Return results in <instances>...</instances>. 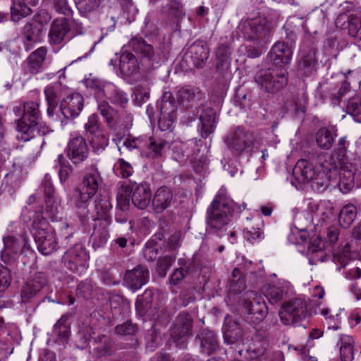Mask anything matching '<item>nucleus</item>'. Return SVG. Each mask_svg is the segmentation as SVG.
Wrapping results in <instances>:
<instances>
[{
    "label": "nucleus",
    "instance_id": "1",
    "mask_svg": "<svg viewBox=\"0 0 361 361\" xmlns=\"http://www.w3.org/2000/svg\"><path fill=\"white\" fill-rule=\"evenodd\" d=\"M234 211V203L221 193L215 196L207 209L208 226L220 237L227 235L231 244L236 242L235 232L228 229Z\"/></svg>",
    "mask_w": 361,
    "mask_h": 361
},
{
    "label": "nucleus",
    "instance_id": "2",
    "mask_svg": "<svg viewBox=\"0 0 361 361\" xmlns=\"http://www.w3.org/2000/svg\"><path fill=\"white\" fill-rule=\"evenodd\" d=\"M336 162L331 156H328L324 161H321L319 168L316 169L313 164L305 160L300 159L296 163L293 174L295 178L302 183H311L312 187L319 190L328 188V178L335 179Z\"/></svg>",
    "mask_w": 361,
    "mask_h": 361
},
{
    "label": "nucleus",
    "instance_id": "3",
    "mask_svg": "<svg viewBox=\"0 0 361 361\" xmlns=\"http://www.w3.org/2000/svg\"><path fill=\"white\" fill-rule=\"evenodd\" d=\"M37 102H25L23 106H15L13 111L16 116H20L17 121V138L20 141L27 142L35 137V133L44 135L49 132L47 126L39 123L41 114Z\"/></svg>",
    "mask_w": 361,
    "mask_h": 361
},
{
    "label": "nucleus",
    "instance_id": "4",
    "mask_svg": "<svg viewBox=\"0 0 361 361\" xmlns=\"http://www.w3.org/2000/svg\"><path fill=\"white\" fill-rule=\"evenodd\" d=\"M102 183L103 179L96 164H92L86 168L81 183L75 190L73 200L76 208L85 211L84 214L87 213L88 203L96 195Z\"/></svg>",
    "mask_w": 361,
    "mask_h": 361
},
{
    "label": "nucleus",
    "instance_id": "5",
    "mask_svg": "<svg viewBox=\"0 0 361 361\" xmlns=\"http://www.w3.org/2000/svg\"><path fill=\"white\" fill-rule=\"evenodd\" d=\"M31 231L42 254L48 255L56 250L58 242L55 232L42 214H36L33 217Z\"/></svg>",
    "mask_w": 361,
    "mask_h": 361
},
{
    "label": "nucleus",
    "instance_id": "6",
    "mask_svg": "<svg viewBox=\"0 0 361 361\" xmlns=\"http://www.w3.org/2000/svg\"><path fill=\"white\" fill-rule=\"evenodd\" d=\"M254 80L262 91L275 94L286 85L288 72L286 68L273 66L257 71Z\"/></svg>",
    "mask_w": 361,
    "mask_h": 361
},
{
    "label": "nucleus",
    "instance_id": "7",
    "mask_svg": "<svg viewBox=\"0 0 361 361\" xmlns=\"http://www.w3.org/2000/svg\"><path fill=\"white\" fill-rule=\"evenodd\" d=\"M269 25L266 18L258 17L242 20L238 26V33L250 42H267L269 34Z\"/></svg>",
    "mask_w": 361,
    "mask_h": 361
},
{
    "label": "nucleus",
    "instance_id": "8",
    "mask_svg": "<svg viewBox=\"0 0 361 361\" xmlns=\"http://www.w3.org/2000/svg\"><path fill=\"white\" fill-rule=\"evenodd\" d=\"M87 85L94 92L97 99H107L114 104L124 108L128 102L126 94L113 83L99 79H92Z\"/></svg>",
    "mask_w": 361,
    "mask_h": 361
},
{
    "label": "nucleus",
    "instance_id": "9",
    "mask_svg": "<svg viewBox=\"0 0 361 361\" xmlns=\"http://www.w3.org/2000/svg\"><path fill=\"white\" fill-rule=\"evenodd\" d=\"M193 318L190 314L182 312L176 318L170 329V337L179 348H185L192 336Z\"/></svg>",
    "mask_w": 361,
    "mask_h": 361
},
{
    "label": "nucleus",
    "instance_id": "10",
    "mask_svg": "<svg viewBox=\"0 0 361 361\" xmlns=\"http://www.w3.org/2000/svg\"><path fill=\"white\" fill-rule=\"evenodd\" d=\"M308 315L306 300L301 298L292 299L281 307L279 317L284 325H292L305 319Z\"/></svg>",
    "mask_w": 361,
    "mask_h": 361
},
{
    "label": "nucleus",
    "instance_id": "11",
    "mask_svg": "<svg viewBox=\"0 0 361 361\" xmlns=\"http://www.w3.org/2000/svg\"><path fill=\"white\" fill-rule=\"evenodd\" d=\"M295 39V34L291 32L288 41H279L274 44L269 53L273 66L286 68L290 63Z\"/></svg>",
    "mask_w": 361,
    "mask_h": 361
},
{
    "label": "nucleus",
    "instance_id": "12",
    "mask_svg": "<svg viewBox=\"0 0 361 361\" xmlns=\"http://www.w3.org/2000/svg\"><path fill=\"white\" fill-rule=\"evenodd\" d=\"M66 152L73 164L83 162L89 155L85 138L77 133H72L68 142Z\"/></svg>",
    "mask_w": 361,
    "mask_h": 361
},
{
    "label": "nucleus",
    "instance_id": "13",
    "mask_svg": "<svg viewBox=\"0 0 361 361\" xmlns=\"http://www.w3.org/2000/svg\"><path fill=\"white\" fill-rule=\"evenodd\" d=\"M125 192V200H127V197H130L133 204L140 209H145L150 203L152 192L149 185L147 183L127 185Z\"/></svg>",
    "mask_w": 361,
    "mask_h": 361
},
{
    "label": "nucleus",
    "instance_id": "14",
    "mask_svg": "<svg viewBox=\"0 0 361 361\" xmlns=\"http://www.w3.org/2000/svg\"><path fill=\"white\" fill-rule=\"evenodd\" d=\"M252 143V133L242 127L236 128L230 133L226 140L228 147L238 154H241L246 147L250 146Z\"/></svg>",
    "mask_w": 361,
    "mask_h": 361
},
{
    "label": "nucleus",
    "instance_id": "15",
    "mask_svg": "<svg viewBox=\"0 0 361 361\" xmlns=\"http://www.w3.org/2000/svg\"><path fill=\"white\" fill-rule=\"evenodd\" d=\"M97 100V110L103 116L106 123V126L111 130H116L118 126H123V128H128L132 125L133 118L130 114L127 116L128 123H121L119 116L116 109L111 107L109 104L102 99Z\"/></svg>",
    "mask_w": 361,
    "mask_h": 361
},
{
    "label": "nucleus",
    "instance_id": "16",
    "mask_svg": "<svg viewBox=\"0 0 361 361\" xmlns=\"http://www.w3.org/2000/svg\"><path fill=\"white\" fill-rule=\"evenodd\" d=\"M87 255L82 245L75 244L62 257L65 266L73 272L79 273L85 266Z\"/></svg>",
    "mask_w": 361,
    "mask_h": 361
},
{
    "label": "nucleus",
    "instance_id": "17",
    "mask_svg": "<svg viewBox=\"0 0 361 361\" xmlns=\"http://www.w3.org/2000/svg\"><path fill=\"white\" fill-rule=\"evenodd\" d=\"M171 97L170 92H166L161 103L159 127L162 131L170 129L176 119V106L170 101Z\"/></svg>",
    "mask_w": 361,
    "mask_h": 361
},
{
    "label": "nucleus",
    "instance_id": "18",
    "mask_svg": "<svg viewBox=\"0 0 361 361\" xmlns=\"http://www.w3.org/2000/svg\"><path fill=\"white\" fill-rule=\"evenodd\" d=\"M71 27L66 18L55 19L51 24L48 39L51 45H61L68 39Z\"/></svg>",
    "mask_w": 361,
    "mask_h": 361
},
{
    "label": "nucleus",
    "instance_id": "19",
    "mask_svg": "<svg viewBox=\"0 0 361 361\" xmlns=\"http://www.w3.org/2000/svg\"><path fill=\"white\" fill-rule=\"evenodd\" d=\"M149 274L147 267L137 265L126 271L123 283L129 289L135 291L141 288L149 280Z\"/></svg>",
    "mask_w": 361,
    "mask_h": 361
},
{
    "label": "nucleus",
    "instance_id": "20",
    "mask_svg": "<svg viewBox=\"0 0 361 361\" xmlns=\"http://www.w3.org/2000/svg\"><path fill=\"white\" fill-rule=\"evenodd\" d=\"M84 106V99L79 93L68 95L61 102L60 109L67 119H73L79 116Z\"/></svg>",
    "mask_w": 361,
    "mask_h": 361
},
{
    "label": "nucleus",
    "instance_id": "21",
    "mask_svg": "<svg viewBox=\"0 0 361 361\" xmlns=\"http://www.w3.org/2000/svg\"><path fill=\"white\" fill-rule=\"evenodd\" d=\"M335 169L337 174L335 179L328 178V187L338 186L343 193L350 192L355 185V173L351 170H348L345 167L338 168L336 164Z\"/></svg>",
    "mask_w": 361,
    "mask_h": 361
},
{
    "label": "nucleus",
    "instance_id": "22",
    "mask_svg": "<svg viewBox=\"0 0 361 361\" xmlns=\"http://www.w3.org/2000/svg\"><path fill=\"white\" fill-rule=\"evenodd\" d=\"M111 224V218L96 219L94 220L91 240L94 247H103L109 238V227Z\"/></svg>",
    "mask_w": 361,
    "mask_h": 361
},
{
    "label": "nucleus",
    "instance_id": "23",
    "mask_svg": "<svg viewBox=\"0 0 361 361\" xmlns=\"http://www.w3.org/2000/svg\"><path fill=\"white\" fill-rule=\"evenodd\" d=\"M263 291L269 302L275 304L288 297L291 286L288 281H278L276 283L267 284Z\"/></svg>",
    "mask_w": 361,
    "mask_h": 361
},
{
    "label": "nucleus",
    "instance_id": "24",
    "mask_svg": "<svg viewBox=\"0 0 361 361\" xmlns=\"http://www.w3.org/2000/svg\"><path fill=\"white\" fill-rule=\"evenodd\" d=\"M47 49L41 47L33 51L24 61L23 68L26 74L36 75L43 71Z\"/></svg>",
    "mask_w": 361,
    "mask_h": 361
},
{
    "label": "nucleus",
    "instance_id": "25",
    "mask_svg": "<svg viewBox=\"0 0 361 361\" xmlns=\"http://www.w3.org/2000/svg\"><path fill=\"white\" fill-rule=\"evenodd\" d=\"M47 280L43 273L35 274L23 286L21 298L23 302H27L37 295L47 285Z\"/></svg>",
    "mask_w": 361,
    "mask_h": 361
},
{
    "label": "nucleus",
    "instance_id": "26",
    "mask_svg": "<svg viewBox=\"0 0 361 361\" xmlns=\"http://www.w3.org/2000/svg\"><path fill=\"white\" fill-rule=\"evenodd\" d=\"M223 335L225 343L233 345L243 342L244 332L238 322L226 316L223 327Z\"/></svg>",
    "mask_w": 361,
    "mask_h": 361
},
{
    "label": "nucleus",
    "instance_id": "27",
    "mask_svg": "<svg viewBox=\"0 0 361 361\" xmlns=\"http://www.w3.org/2000/svg\"><path fill=\"white\" fill-rule=\"evenodd\" d=\"M202 97L201 90L196 87L185 85L180 87L176 92L178 102L185 108H190L197 104Z\"/></svg>",
    "mask_w": 361,
    "mask_h": 361
},
{
    "label": "nucleus",
    "instance_id": "28",
    "mask_svg": "<svg viewBox=\"0 0 361 361\" xmlns=\"http://www.w3.org/2000/svg\"><path fill=\"white\" fill-rule=\"evenodd\" d=\"M3 243L4 249L1 252V259L6 264H11L15 262L21 245L19 240L12 235L4 237Z\"/></svg>",
    "mask_w": 361,
    "mask_h": 361
},
{
    "label": "nucleus",
    "instance_id": "29",
    "mask_svg": "<svg viewBox=\"0 0 361 361\" xmlns=\"http://www.w3.org/2000/svg\"><path fill=\"white\" fill-rule=\"evenodd\" d=\"M246 309L254 323L262 321L268 313L267 304L262 296H257L247 302Z\"/></svg>",
    "mask_w": 361,
    "mask_h": 361
},
{
    "label": "nucleus",
    "instance_id": "30",
    "mask_svg": "<svg viewBox=\"0 0 361 361\" xmlns=\"http://www.w3.org/2000/svg\"><path fill=\"white\" fill-rule=\"evenodd\" d=\"M39 0H13L11 8V18L13 21H18L21 18L30 15L32 12L30 6H37Z\"/></svg>",
    "mask_w": 361,
    "mask_h": 361
},
{
    "label": "nucleus",
    "instance_id": "31",
    "mask_svg": "<svg viewBox=\"0 0 361 361\" xmlns=\"http://www.w3.org/2000/svg\"><path fill=\"white\" fill-rule=\"evenodd\" d=\"M196 338L200 341V350L202 353L211 355L219 348L217 336L212 331L203 330Z\"/></svg>",
    "mask_w": 361,
    "mask_h": 361
},
{
    "label": "nucleus",
    "instance_id": "32",
    "mask_svg": "<svg viewBox=\"0 0 361 361\" xmlns=\"http://www.w3.org/2000/svg\"><path fill=\"white\" fill-rule=\"evenodd\" d=\"M188 54L193 65L200 68L204 64L208 59L209 49L204 42H195L189 47Z\"/></svg>",
    "mask_w": 361,
    "mask_h": 361
},
{
    "label": "nucleus",
    "instance_id": "33",
    "mask_svg": "<svg viewBox=\"0 0 361 361\" xmlns=\"http://www.w3.org/2000/svg\"><path fill=\"white\" fill-rule=\"evenodd\" d=\"M173 194L166 187L158 188L152 200V207L157 213L164 211L171 203Z\"/></svg>",
    "mask_w": 361,
    "mask_h": 361
},
{
    "label": "nucleus",
    "instance_id": "34",
    "mask_svg": "<svg viewBox=\"0 0 361 361\" xmlns=\"http://www.w3.org/2000/svg\"><path fill=\"white\" fill-rule=\"evenodd\" d=\"M162 13L173 23L178 25L180 18L184 16L183 6L180 0H167L163 7Z\"/></svg>",
    "mask_w": 361,
    "mask_h": 361
},
{
    "label": "nucleus",
    "instance_id": "35",
    "mask_svg": "<svg viewBox=\"0 0 361 361\" xmlns=\"http://www.w3.org/2000/svg\"><path fill=\"white\" fill-rule=\"evenodd\" d=\"M348 35L355 39V43L361 49V9L355 11L348 18Z\"/></svg>",
    "mask_w": 361,
    "mask_h": 361
},
{
    "label": "nucleus",
    "instance_id": "36",
    "mask_svg": "<svg viewBox=\"0 0 361 361\" xmlns=\"http://www.w3.org/2000/svg\"><path fill=\"white\" fill-rule=\"evenodd\" d=\"M169 147V143L161 138L149 137L144 140V149L146 147L149 150V154L152 157L162 156L166 149Z\"/></svg>",
    "mask_w": 361,
    "mask_h": 361
},
{
    "label": "nucleus",
    "instance_id": "37",
    "mask_svg": "<svg viewBox=\"0 0 361 361\" xmlns=\"http://www.w3.org/2000/svg\"><path fill=\"white\" fill-rule=\"evenodd\" d=\"M269 347V343L267 339L256 336L247 350V353L249 354L250 359L253 360L264 355Z\"/></svg>",
    "mask_w": 361,
    "mask_h": 361
},
{
    "label": "nucleus",
    "instance_id": "38",
    "mask_svg": "<svg viewBox=\"0 0 361 361\" xmlns=\"http://www.w3.org/2000/svg\"><path fill=\"white\" fill-rule=\"evenodd\" d=\"M336 134L326 127L319 128L315 134L317 146L322 149H329L334 141Z\"/></svg>",
    "mask_w": 361,
    "mask_h": 361
},
{
    "label": "nucleus",
    "instance_id": "39",
    "mask_svg": "<svg viewBox=\"0 0 361 361\" xmlns=\"http://www.w3.org/2000/svg\"><path fill=\"white\" fill-rule=\"evenodd\" d=\"M119 68L126 75H132L137 72L138 64L136 58L129 52H123L120 56Z\"/></svg>",
    "mask_w": 361,
    "mask_h": 361
},
{
    "label": "nucleus",
    "instance_id": "40",
    "mask_svg": "<svg viewBox=\"0 0 361 361\" xmlns=\"http://www.w3.org/2000/svg\"><path fill=\"white\" fill-rule=\"evenodd\" d=\"M42 29L34 26L30 23H27L23 30V37L25 49L28 51L30 49L32 43L38 42L41 40Z\"/></svg>",
    "mask_w": 361,
    "mask_h": 361
},
{
    "label": "nucleus",
    "instance_id": "41",
    "mask_svg": "<svg viewBox=\"0 0 361 361\" xmlns=\"http://www.w3.org/2000/svg\"><path fill=\"white\" fill-rule=\"evenodd\" d=\"M87 138L92 147L93 152L96 153L103 152L109 142V135L104 130L88 135Z\"/></svg>",
    "mask_w": 361,
    "mask_h": 361
},
{
    "label": "nucleus",
    "instance_id": "42",
    "mask_svg": "<svg viewBox=\"0 0 361 361\" xmlns=\"http://www.w3.org/2000/svg\"><path fill=\"white\" fill-rule=\"evenodd\" d=\"M339 341L341 360L352 361L354 358L353 338L348 335H341Z\"/></svg>",
    "mask_w": 361,
    "mask_h": 361
},
{
    "label": "nucleus",
    "instance_id": "43",
    "mask_svg": "<svg viewBox=\"0 0 361 361\" xmlns=\"http://www.w3.org/2000/svg\"><path fill=\"white\" fill-rule=\"evenodd\" d=\"M357 208L352 204H345L342 207L338 216V221L343 228H348L357 216Z\"/></svg>",
    "mask_w": 361,
    "mask_h": 361
},
{
    "label": "nucleus",
    "instance_id": "44",
    "mask_svg": "<svg viewBox=\"0 0 361 361\" xmlns=\"http://www.w3.org/2000/svg\"><path fill=\"white\" fill-rule=\"evenodd\" d=\"M130 44L133 51L140 54L142 57L151 59L154 56V52L153 47L150 44H147L142 38L135 37L132 39L130 42Z\"/></svg>",
    "mask_w": 361,
    "mask_h": 361
},
{
    "label": "nucleus",
    "instance_id": "45",
    "mask_svg": "<svg viewBox=\"0 0 361 361\" xmlns=\"http://www.w3.org/2000/svg\"><path fill=\"white\" fill-rule=\"evenodd\" d=\"M324 243L320 238H316L312 240L308 247L307 252L311 254H319V258L309 257V263L310 264H316L317 262H322L325 260V253L323 250Z\"/></svg>",
    "mask_w": 361,
    "mask_h": 361
},
{
    "label": "nucleus",
    "instance_id": "46",
    "mask_svg": "<svg viewBox=\"0 0 361 361\" xmlns=\"http://www.w3.org/2000/svg\"><path fill=\"white\" fill-rule=\"evenodd\" d=\"M180 267L176 269L171 275V283L176 285L181 281L191 271L192 262H186L184 259H178Z\"/></svg>",
    "mask_w": 361,
    "mask_h": 361
},
{
    "label": "nucleus",
    "instance_id": "47",
    "mask_svg": "<svg viewBox=\"0 0 361 361\" xmlns=\"http://www.w3.org/2000/svg\"><path fill=\"white\" fill-rule=\"evenodd\" d=\"M68 317L62 316L54 326L53 333L59 340H66L71 333Z\"/></svg>",
    "mask_w": 361,
    "mask_h": 361
},
{
    "label": "nucleus",
    "instance_id": "48",
    "mask_svg": "<svg viewBox=\"0 0 361 361\" xmlns=\"http://www.w3.org/2000/svg\"><path fill=\"white\" fill-rule=\"evenodd\" d=\"M231 49L227 44H220L216 50V59L217 63L216 67L218 68L227 67L231 61Z\"/></svg>",
    "mask_w": 361,
    "mask_h": 361
},
{
    "label": "nucleus",
    "instance_id": "49",
    "mask_svg": "<svg viewBox=\"0 0 361 361\" xmlns=\"http://www.w3.org/2000/svg\"><path fill=\"white\" fill-rule=\"evenodd\" d=\"M102 0H75L78 11L82 15H87L97 11Z\"/></svg>",
    "mask_w": 361,
    "mask_h": 361
},
{
    "label": "nucleus",
    "instance_id": "50",
    "mask_svg": "<svg viewBox=\"0 0 361 361\" xmlns=\"http://www.w3.org/2000/svg\"><path fill=\"white\" fill-rule=\"evenodd\" d=\"M231 291L240 293L245 288L244 279L241 271L235 268L232 272V278L229 279Z\"/></svg>",
    "mask_w": 361,
    "mask_h": 361
},
{
    "label": "nucleus",
    "instance_id": "51",
    "mask_svg": "<svg viewBox=\"0 0 361 361\" xmlns=\"http://www.w3.org/2000/svg\"><path fill=\"white\" fill-rule=\"evenodd\" d=\"M94 203L95 211L98 215L97 219L111 217L109 215V212L111 208V204L108 199L99 197L96 199Z\"/></svg>",
    "mask_w": 361,
    "mask_h": 361
},
{
    "label": "nucleus",
    "instance_id": "52",
    "mask_svg": "<svg viewBox=\"0 0 361 361\" xmlns=\"http://www.w3.org/2000/svg\"><path fill=\"white\" fill-rule=\"evenodd\" d=\"M114 171L117 176L126 178L132 175L133 169L130 163L119 159L114 166Z\"/></svg>",
    "mask_w": 361,
    "mask_h": 361
},
{
    "label": "nucleus",
    "instance_id": "53",
    "mask_svg": "<svg viewBox=\"0 0 361 361\" xmlns=\"http://www.w3.org/2000/svg\"><path fill=\"white\" fill-rule=\"evenodd\" d=\"M317 63L316 51L310 50L300 63V68L303 69L305 74L307 75L312 73Z\"/></svg>",
    "mask_w": 361,
    "mask_h": 361
},
{
    "label": "nucleus",
    "instance_id": "54",
    "mask_svg": "<svg viewBox=\"0 0 361 361\" xmlns=\"http://www.w3.org/2000/svg\"><path fill=\"white\" fill-rule=\"evenodd\" d=\"M87 136L104 130L97 114H93L88 117L87 122L84 126Z\"/></svg>",
    "mask_w": 361,
    "mask_h": 361
},
{
    "label": "nucleus",
    "instance_id": "55",
    "mask_svg": "<svg viewBox=\"0 0 361 361\" xmlns=\"http://www.w3.org/2000/svg\"><path fill=\"white\" fill-rule=\"evenodd\" d=\"M352 259L350 247L348 244L340 250H338L334 256V260L336 263L341 264L342 267H344L348 262Z\"/></svg>",
    "mask_w": 361,
    "mask_h": 361
},
{
    "label": "nucleus",
    "instance_id": "56",
    "mask_svg": "<svg viewBox=\"0 0 361 361\" xmlns=\"http://www.w3.org/2000/svg\"><path fill=\"white\" fill-rule=\"evenodd\" d=\"M44 94L48 104L47 114L49 116H53L57 101L56 93L52 86H47L44 89Z\"/></svg>",
    "mask_w": 361,
    "mask_h": 361
},
{
    "label": "nucleus",
    "instance_id": "57",
    "mask_svg": "<svg viewBox=\"0 0 361 361\" xmlns=\"http://www.w3.org/2000/svg\"><path fill=\"white\" fill-rule=\"evenodd\" d=\"M176 257L174 255H165L159 258L157 266V271L159 275L164 277L166 274L167 270L175 261Z\"/></svg>",
    "mask_w": 361,
    "mask_h": 361
},
{
    "label": "nucleus",
    "instance_id": "58",
    "mask_svg": "<svg viewBox=\"0 0 361 361\" xmlns=\"http://www.w3.org/2000/svg\"><path fill=\"white\" fill-rule=\"evenodd\" d=\"M329 309H322L321 310V314L325 317L328 328L329 329L337 330L341 327V318L340 317L339 314H336V315L329 314Z\"/></svg>",
    "mask_w": 361,
    "mask_h": 361
},
{
    "label": "nucleus",
    "instance_id": "59",
    "mask_svg": "<svg viewBox=\"0 0 361 361\" xmlns=\"http://www.w3.org/2000/svg\"><path fill=\"white\" fill-rule=\"evenodd\" d=\"M243 236L245 239L251 243L260 241L263 238V232L259 228H245L243 230Z\"/></svg>",
    "mask_w": 361,
    "mask_h": 361
},
{
    "label": "nucleus",
    "instance_id": "60",
    "mask_svg": "<svg viewBox=\"0 0 361 361\" xmlns=\"http://www.w3.org/2000/svg\"><path fill=\"white\" fill-rule=\"evenodd\" d=\"M11 282L10 271L0 264V298Z\"/></svg>",
    "mask_w": 361,
    "mask_h": 361
},
{
    "label": "nucleus",
    "instance_id": "61",
    "mask_svg": "<svg viewBox=\"0 0 361 361\" xmlns=\"http://www.w3.org/2000/svg\"><path fill=\"white\" fill-rule=\"evenodd\" d=\"M46 210L45 213L51 221H56L58 217L57 215L59 212V203L52 199H46Z\"/></svg>",
    "mask_w": 361,
    "mask_h": 361
},
{
    "label": "nucleus",
    "instance_id": "62",
    "mask_svg": "<svg viewBox=\"0 0 361 361\" xmlns=\"http://www.w3.org/2000/svg\"><path fill=\"white\" fill-rule=\"evenodd\" d=\"M200 120L201 122V135L202 137L206 138L214 130V120L211 117L205 119L203 116H200Z\"/></svg>",
    "mask_w": 361,
    "mask_h": 361
},
{
    "label": "nucleus",
    "instance_id": "63",
    "mask_svg": "<svg viewBox=\"0 0 361 361\" xmlns=\"http://www.w3.org/2000/svg\"><path fill=\"white\" fill-rule=\"evenodd\" d=\"M137 327L131 322H126L115 327V333L121 336L133 335L135 333Z\"/></svg>",
    "mask_w": 361,
    "mask_h": 361
},
{
    "label": "nucleus",
    "instance_id": "64",
    "mask_svg": "<svg viewBox=\"0 0 361 361\" xmlns=\"http://www.w3.org/2000/svg\"><path fill=\"white\" fill-rule=\"evenodd\" d=\"M347 111L348 114L357 116L361 114V97H353L348 102Z\"/></svg>",
    "mask_w": 361,
    "mask_h": 361
}]
</instances>
